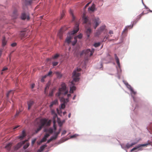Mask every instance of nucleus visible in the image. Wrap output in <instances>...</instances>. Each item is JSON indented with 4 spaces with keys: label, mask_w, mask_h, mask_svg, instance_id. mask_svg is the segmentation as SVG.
Segmentation results:
<instances>
[{
    "label": "nucleus",
    "mask_w": 152,
    "mask_h": 152,
    "mask_svg": "<svg viewBox=\"0 0 152 152\" xmlns=\"http://www.w3.org/2000/svg\"><path fill=\"white\" fill-rule=\"evenodd\" d=\"M83 23L86 24V28L88 27L87 29L86 33L87 37H89L91 33V30L90 28V27L92 25L95 29H96L97 27L99 26L101 23V21L99 19L98 17H94L92 19V22L91 23L89 20L84 15H83Z\"/></svg>",
    "instance_id": "obj_1"
},
{
    "label": "nucleus",
    "mask_w": 152,
    "mask_h": 152,
    "mask_svg": "<svg viewBox=\"0 0 152 152\" xmlns=\"http://www.w3.org/2000/svg\"><path fill=\"white\" fill-rule=\"evenodd\" d=\"M81 69L80 68H77L76 71L75 70L73 72L72 77L73 80L70 83L71 85L70 86V92L71 93H73V91L76 89V87L74 86L75 84L74 82H77L79 80V77L80 76V74L78 72L81 71Z\"/></svg>",
    "instance_id": "obj_2"
},
{
    "label": "nucleus",
    "mask_w": 152,
    "mask_h": 152,
    "mask_svg": "<svg viewBox=\"0 0 152 152\" xmlns=\"http://www.w3.org/2000/svg\"><path fill=\"white\" fill-rule=\"evenodd\" d=\"M51 122V121L50 120H48V119L45 118H43L40 120V125L35 131V133H37L40 131L43 127L45 125L46 126H49L50 125Z\"/></svg>",
    "instance_id": "obj_3"
},
{
    "label": "nucleus",
    "mask_w": 152,
    "mask_h": 152,
    "mask_svg": "<svg viewBox=\"0 0 152 152\" xmlns=\"http://www.w3.org/2000/svg\"><path fill=\"white\" fill-rule=\"evenodd\" d=\"M68 90H66L65 83H62L61 85V88L59 89V92L56 94V96L61 98V95H65L67 94Z\"/></svg>",
    "instance_id": "obj_4"
},
{
    "label": "nucleus",
    "mask_w": 152,
    "mask_h": 152,
    "mask_svg": "<svg viewBox=\"0 0 152 152\" xmlns=\"http://www.w3.org/2000/svg\"><path fill=\"white\" fill-rule=\"evenodd\" d=\"M21 18L22 20H25L27 19V20L30 19L29 14L28 12H23L21 14Z\"/></svg>",
    "instance_id": "obj_5"
},
{
    "label": "nucleus",
    "mask_w": 152,
    "mask_h": 152,
    "mask_svg": "<svg viewBox=\"0 0 152 152\" xmlns=\"http://www.w3.org/2000/svg\"><path fill=\"white\" fill-rule=\"evenodd\" d=\"M84 54L87 56H91L92 55V53L91 52V50L90 49L83 50V52L80 53V55L81 56H82Z\"/></svg>",
    "instance_id": "obj_6"
},
{
    "label": "nucleus",
    "mask_w": 152,
    "mask_h": 152,
    "mask_svg": "<svg viewBox=\"0 0 152 152\" xmlns=\"http://www.w3.org/2000/svg\"><path fill=\"white\" fill-rule=\"evenodd\" d=\"M60 100L61 102H63V103H62L61 104V109H64L65 107V103H66V102H69L68 99L67 98L65 99L63 97H61L60 98Z\"/></svg>",
    "instance_id": "obj_7"
},
{
    "label": "nucleus",
    "mask_w": 152,
    "mask_h": 152,
    "mask_svg": "<svg viewBox=\"0 0 152 152\" xmlns=\"http://www.w3.org/2000/svg\"><path fill=\"white\" fill-rule=\"evenodd\" d=\"M79 25L77 23H76L73 30L70 32L69 34L73 35L77 32L79 31Z\"/></svg>",
    "instance_id": "obj_8"
},
{
    "label": "nucleus",
    "mask_w": 152,
    "mask_h": 152,
    "mask_svg": "<svg viewBox=\"0 0 152 152\" xmlns=\"http://www.w3.org/2000/svg\"><path fill=\"white\" fill-rule=\"evenodd\" d=\"M28 141L27 140H26L24 141H23L21 142L18 143L17 145L15 146V149L17 150L20 147H21L22 145L24 144L25 143Z\"/></svg>",
    "instance_id": "obj_9"
},
{
    "label": "nucleus",
    "mask_w": 152,
    "mask_h": 152,
    "mask_svg": "<svg viewBox=\"0 0 152 152\" xmlns=\"http://www.w3.org/2000/svg\"><path fill=\"white\" fill-rule=\"evenodd\" d=\"M150 142H148L147 143L139 145L137 147H135L134 148H133L131 150V152H132L133 151H134L135 150L137 149V148H139V147H143L145 146H147L148 145H150Z\"/></svg>",
    "instance_id": "obj_10"
},
{
    "label": "nucleus",
    "mask_w": 152,
    "mask_h": 152,
    "mask_svg": "<svg viewBox=\"0 0 152 152\" xmlns=\"http://www.w3.org/2000/svg\"><path fill=\"white\" fill-rule=\"evenodd\" d=\"M148 13V12H145V11L144 10L143 11V12L140 14L139 15L137 16V21H136V22H135V21H134L133 22V25L134 24H135L137 22V21H138L141 18V17H142V16L144 14H147Z\"/></svg>",
    "instance_id": "obj_11"
},
{
    "label": "nucleus",
    "mask_w": 152,
    "mask_h": 152,
    "mask_svg": "<svg viewBox=\"0 0 152 152\" xmlns=\"http://www.w3.org/2000/svg\"><path fill=\"white\" fill-rule=\"evenodd\" d=\"M20 37H21L22 38H23L26 37L27 34L26 31H23L20 32Z\"/></svg>",
    "instance_id": "obj_12"
},
{
    "label": "nucleus",
    "mask_w": 152,
    "mask_h": 152,
    "mask_svg": "<svg viewBox=\"0 0 152 152\" xmlns=\"http://www.w3.org/2000/svg\"><path fill=\"white\" fill-rule=\"evenodd\" d=\"M34 104V102L32 100H30L28 102V110L30 109Z\"/></svg>",
    "instance_id": "obj_13"
},
{
    "label": "nucleus",
    "mask_w": 152,
    "mask_h": 152,
    "mask_svg": "<svg viewBox=\"0 0 152 152\" xmlns=\"http://www.w3.org/2000/svg\"><path fill=\"white\" fill-rule=\"evenodd\" d=\"M63 33V31L62 29H61L58 34V37L60 38V39H61L62 38V34Z\"/></svg>",
    "instance_id": "obj_14"
},
{
    "label": "nucleus",
    "mask_w": 152,
    "mask_h": 152,
    "mask_svg": "<svg viewBox=\"0 0 152 152\" xmlns=\"http://www.w3.org/2000/svg\"><path fill=\"white\" fill-rule=\"evenodd\" d=\"M114 56H115V59L116 60L117 64L118 65V66L119 67L120 66V63L119 62V59L118 58V56H117L116 54H115L114 55Z\"/></svg>",
    "instance_id": "obj_15"
},
{
    "label": "nucleus",
    "mask_w": 152,
    "mask_h": 152,
    "mask_svg": "<svg viewBox=\"0 0 152 152\" xmlns=\"http://www.w3.org/2000/svg\"><path fill=\"white\" fill-rule=\"evenodd\" d=\"M26 135V132L25 131L23 130L22 132V134L20 136H19V138L20 139V140L22 139L24 137H25Z\"/></svg>",
    "instance_id": "obj_16"
},
{
    "label": "nucleus",
    "mask_w": 152,
    "mask_h": 152,
    "mask_svg": "<svg viewBox=\"0 0 152 152\" xmlns=\"http://www.w3.org/2000/svg\"><path fill=\"white\" fill-rule=\"evenodd\" d=\"M2 42V45L3 47L5 46L7 44V41L6 40L5 38L4 37H3Z\"/></svg>",
    "instance_id": "obj_17"
},
{
    "label": "nucleus",
    "mask_w": 152,
    "mask_h": 152,
    "mask_svg": "<svg viewBox=\"0 0 152 152\" xmlns=\"http://www.w3.org/2000/svg\"><path fill=\"white\" fill-rule=\"evenodd\" d=\"M95 8V5L94 4H93L91 7H90L88 8V10L89 11H91L93 12Z\"/></svg>",
    "instance_id": "obj_18"
},
{
    "label": "nucleus",
    "mask_w": 152,
    "mask_h": 152,
    "mask_svg": "<svg viewBox=\"0 0 152 152\" xmlns=\"http://www.w3.org/2000/svg\"><path fill=\"white\" fill-rule=\"evenodd\" d=\"M58 104V100L55 99L54 101H53L50 104V107H51L53 105L56 104Z\"/></svg>",
    "instance_id": "obj_19"
},
{
    "label": "nucleus",
    "mask_w": 152,
    "mask_h": 152,
    "mask_svg": "<svg viewBox=\"0 0 152 152\" xmlns=\"http://www.w3.org/2000/svg\"><path fill=\"white\" fill-rule=\"evenodd\" d=\"M71 36H68L66 39L65 42H67L68 44H69L71 42Z\"/></svg>",
    "instance_id": "obj_20"
},
{
    "label": "nucleus",
    "mask_w": 152,
    "mask_h": 152,
    "mask_svg": "<svg viewBox=\"0 0 152 152\" xmlns=\"http://www.w3.org/2000/svg\"><path fill=\"white\" fill-rule=\"evenodd\" d=\"M102 32L99 29H98L96 33L95 36V37H98L101 34Z\"/></svg>",
    "instance_id": "obj_21"
},
{
    "label": "nucleus",
    "mask_w": 152,
    "mask_h": 152,
    "mask_svg": "<svg viewBox=\"0 0 152 152\" xmlns=\"http://www.w3.org/2000/svg\"><path fill=\"white\" fill-rule=\"evenodd\" d=\"M12 144L10 143H9L7 144L5 147L6 148L7 150H9L11 147Z\"/></svg>",
    "instance_id": "obj_22"
},
{
    "label": "nucleus",
    "mask_w": 152,
    "mask_h": 152,
    "mask_svg": "<svg viewBox=\"0 0 152 152\" xmlns=\"http://www.w3.org/2000/svg\"><path fill=\"white\" fill-rule=\"evenodd\" d=\"M126 85H128L129 87H130V90L133 94L134 95L136 94V92L134 91L133 88L131 87V86L129 85L128 83H126Z\"/></svg>",
    "instance_id": "obj_23"
},
{
    "label": "nucleus",
    "mask_w": 152,
    "mask_h": 152,
    "mask_svg": "<svg viewBox=\"0 0 152 152\" xmlns=\"http://www.w3.org/2000/svg\"><path fill=\"white\" fill-rule=\"evenodd\" d=\"M18 15L17 14V12L16 10H15L13 13V18H16L17 17Z\"/></svg>",
    "instance_id": "obj_24"
},
{
    "label": "nucleus",
    "mask_w": 152,
    "mask_h": 152,
    "mask_svg": "<svg viewBox=\"0 0 152 152\" xmlns=\"http://www.w3.org/2000/svg\"><path fill=\"white\" fill-rule=\"evenodd\" d=\"M47 145H42L40 147V150H41V151H43L44 149L47 147Z\"/></svg>",
    "instance_id": "obj_25"
},
{
    "label": "nucleus",
    "mask_w": 152,
    "mask_h": 152,
    "mask_svg": "<svg viewBox=\"0 0 152 152\" xmlns=\"http://www.w3.org/2000/svg\"><path fill=\"white\" fill-rule=\"evenodd\" d=\"M56 73L58 77L61 78L62 77V75L60 72H56Z\"/></svg>",
    "instance_id": "obj_26"
},
{
    "label": "nucleus",
    "mask_w": 152,
    "mask_h": 152,
    "mask_svg": "<svg viewBox=\"0 0 152 152\" xmlns=\"http://www.w3.org/2000/svg\"><path fill=\"white\" fill-rule=\"evenodd\" d=\"M60 132H55V135L53 136L54 137V139H56L58 137V136L60 134Z\"/></svg>",
    "instance_id": "obj_27"
},
{
    "label": "nucleus",
    "mask_w": 152,
    "mask_h": 152,
    "mask_svg": "<svg viewBox=\"0 0 152 152\" xmlns=\"http://www.w3.org/2000/svg\"><path fill=\"white\" fill-rule=\"evenodd\" d=\"M105 28V26H101L99 29L102 32L103 31Z\"/></svg>",
    "instance_id": "obj_28"
},
{
    "label": "nucleus",
    "mask_w": 152,
    "mask_h": 152,
    "mask_svg": "<svg viewBox=\"0 0 152 152\" xmlns=\"http://www.w3.org/2000/svg\"><path fill=\"white\" fill-rule=\"evenodd\" d=\"M12 94V95L13 94V92L12 91H9L7 93V94L6 96H7V98H8L9 96V95L10 94Z\"/></svg>",
    "instance_id": "obj_29"
},
{
    "label": "nucleus",
    "mask_w": 152,
    "mask_h": 152,
    "mask_svg": "<svg viewBox=\"0 0 152 152\" xmlns=\"http://www.w3.org/2000/svg\"><path fill=\"white\" fill-rule=\"evenodd\" d=\"M101 43L100 42L96 43L94 44V46L95 47H97L100 46Z\"/></svg>",
    "instance_id": "obj_30"
},
{
    "label": "nucleus",
    "mask_w": 152,
    "mask_h": 152,
    "mask_svg": "<svg viewBox=\"0 0 152 152\" xmlns=\"http://www.w3.org/2000/svg\"><path fill=\"white\" fill-rule=\"evenodd\" d=\"M54 137L53 136L52 137H51L49 140H48L47 141V143H49L50 142H51L53 140H55L56 139H54Z\"/></svg>",
    "instance_id": "obj_31"
},
{
    "label": "nucleus",
    "mask_w": 152,
    "mask_h": 152,
    "mask_svg": "<svg viewBox=\"0 0 152 152\" xmlns=\"http://www.w3.org/2000/svg\"><path fill=\"white\" fill-rule=\"evenodd\" d=\"M59 56V55L58 54H56L54 56H52V58L53 59H56Z\"/></svg>",
    "instance_id": "obj_32"
},
{
    "label": "nucleus",
    "mask_w": 152,
    "mask_h": 152,
    "mask_svg": "<svg viewBox=\"0 0 152 152\" xmlns=\"http://www.w3.org/2000/svg\"><path fill=\"white\" fill-rule=\"evenodd\" d=\"M29 145V144L28 143H27L23 147V148L24 149H26Z\"/></svg>",
    "instance_id": "obj_33"
},
{
    "label": "nucleus",
    "mask_w": 152,
    "mask_h": 152,
    "mask_svg": "<svg viewBox=\"0 0 152 152\" xmlns=\"http://www.w3.org/2000/svg\"><path fill=\"white\" fill-rule=\"evenodd\" d=\"M77 42V40L76 39V37L74 38V41L72 43V45L74 46L75 45Z\"/></svg>",
    "instance_id": "obj_34"
},
{
    "label": "nucleus",
    "mask_w": 152,
    "mask_h": 152,
    "mask_svg": "<svg viewBox=\"0 0 152 152\" xmlns=\"http://www.w3.org/2000/svg\"><path fill=\"white\" fill-rule=\"evenodd\" d=\"M82 37V34H80L78 35L76 37H76V39L77 40V38H78L79 39H81Z\"/></svg>",
    "instance_id": "obj_35"
},
{
    "label": "nucleus",
    "mask_w": 152,
    "mask_h": 152,
    "mask_svg": "<svg viewBox=\"0 0 152 152\" xmlns=\"http://www.w3.org/2000/svg\"><path fill=\"white\" fill-rule=\"evenodd\" d=\"M49 84H48L46 85V86L45 87V93H46V90L49 88Z\"/></svg>",
    "instance_id": "obj_36"
},
{
    "label": "nucleus",
    "mask_w": 152,
    "mask_h": 152,
    "mask_svg": "<svg viewBox=\"0 0 152 152\" xmlns=\"http://www.w3.org/2000/svg\"><path fill=\"white\" fill-rule=\"evenodd\" d=\"M58 62L57 61H54L52 62V65L53 66H55L57 65L58 64Z\"/></svg>",
    "instance_id": "obj_37"
},
{
    "label": "nucleus",
    "mask_w": 152,
    "mask_h": 152,
    "mask_svg": "<svg viewBox=\"0 0 152 152\" xmlns=\"http://www.w3.org/2000/svg\"><path fill=\"white\" fill-rule=\"evenodd\" d=\"M8 69V68L7 67H4L3 68V69L2 70V72H1V74L2 75L3 74V72L7 70Z\"/></svg>",
    "instance_id": "obj_38"
},
{
    "label": "nucleus",
    "mask_w": 152,
    "mask_h": 152,
    "mask_svg": "<svg viewBox=\"0 0 152 152\" xmlns=\"http://www.w3.org/2000/svg\"><path fill=\"white\" fill-rule=\"evenodd\" d=\"M48 132H49V133L52 134L53 133V131L52 129L50 128L48 130Z\"/></svg>",
    "instance_id": "obj_39"
},
{
    "label": "nucleus",
    "mask_w": 152,
    "mask_h": 152,
    "mask_svg": "<svg viewBox=\"0 0 152 152\" xmlns=\"http://www.w3.org/2000/svg\"><path fill=\"white\" fill-rule=\"evenodd\" d=\"M109 35H107L105 37L103 40V42H105L106 41V40L107 39L109 38Z\"/></svg>",
    "instance_id": "obj_40"
},
{
    "label": "nucleus",
    "mask_w": 152,
    "mask_h": 152,
    "mask_svg": "<svg viewBox=\"0 0 152 152\" xmlns=\"http://www.w3.org/2000/svg\"><path fill=\"white\" fill-rule=\"evenodd\" d=\"M64 16V11H63L62 13L61 14V16L60 17V19H62Z\"/></svg>",
    "instance_id": "obj_41"
},
{
    "label": "nucleus",
    "mask_w": 152,
    "mask_h": 152,
    "mask_svg": "<svg viewBox=\"0 0 152 152\" xmlns=\"http://www.w3.org/2000/svg\"><path fill=\"white\" fill-rule=\"evenodd\" d=\"M126 147L128 149L131 147L132 146L131 144H129V143H127L126 145Z\"/></svg>",
    "instance_id": "obj_42"
},
{
    "label": "nucleus",
    "mask_w": 152,
    "mask_h": 152,
    "mask_svg": "<svg viewBox=\"0 0 152 152\" xmlns=\"http://www.w3.org/2000/svg\"><path fill=\"white\" fill-rule=\"evenodd\" d=\"M47 138L44 137L41 140L42 142H44L46 141Z\"/></svg>",
    "instance_id": "obj_43"
},
{
    "label": "nucleus",
    "mask_w": 152,
    "mask_h": 152,
    "mask_svg": "<svg viewBox=\"0 0 152 152\" xmlns=\"http://www.w3.org/2000/svg\"><path fill=\"white\" fill-rule=\"evenodd\" d=\"M130 26H128V27H126L124 29V30L123 31V32H125L127 30H128V28L129 27H130Z\"/></svg>",
    "instance_id": "obj_44"
},
{
    "label": "nucleus",
    "mask_w": 152,
    "mask_h": 152,
    "mask_svg": "<svg viewBox=\"0 0 152 152\" xmlns=\"http://www.w3.org/2000/svg\"><path fill=\"white\" fill-rule=\"evenodd\" d=\"M53 123H54V125H53V128H54V129L55 130H56V126L55 125V121H54V122H53Z\"/></svg>",
    "instance_id": "obj_45"
},
{
    "label": "nucleus",
    "mask_w": 152,
    "mask_h": 152,
    "mask_svg": "<svg viewBox=\"0 0 152 152\" xmlns=\"http://www.w3.org/2000/svg\"><path fill=\"white\" fill-rule=\"evenodd\" d=\"M16 45H17V43H16L15 42V43H13L11 45V46L12 47H14Z\"/></svg>",
    "instance_id": "obj_46"
},
{
    "label": "nucleus",
    "mask_w": 152,
    "mask_h": 152,
    "mask_svg": "<svg viewBox=\"0 0 152 152\" xmlns=\"http://www.w3.org/2000/svg\"><path fill=\"white\" fill-rule=\"evenodd\" d=\"M50 136V134H45L44 136L46 138H48L49 136Z\"/></svg>",
    "instance_id": "obj_47"
},
{
    "label": "nucleus",
    "mask_w": 152,
    "mask_h": 152,
    "mask_svg": "<svg viewBox=\"0 0 152 152\" xmlns=\"http://www.w3.org/2000/svg\"><path fill=\"white\" fill-rule=\"evenodd\" d=\"M36 141V139H35L34 140H33L32 141L31 143L33 145L35 142Z\"/></svg>",
    "instance_id": "obj_48"
},
{
    "label": "nucleus",
    "mask_w": 152,
    "mask_h": 152,
    "mask_svg": "<svg viewBox=\"0 0 152 152\" xmlns=\"http://www.w3.org/2000/svg\"><path fill=\"white\" fill-rule=\"evenodd\" d=\"M52 73V71H50L47 74V76H50V75Z\"/></svg>",
    "instance_id": "obj_49"
},
{
    "label": "nucleus",
    "mask_w": 152,
    "mask_h": 152,
    "mask_svg": "<svg viewBox=\"0 0 152 152\" xmlns=\"http://www.w3.org/2000/svg\"><path fill=\"white\" fill-rule=\"evenodd\" d=\"M53 91H52L49 94V96H53Z\"/></svg>",
    "instance_id": "obj_50"
},
{
    "label": "nucleus",
    "mask_w": 152,
    "mask_h": 152,
    "mask_svg": "<svg viewBox=\"0 0 152 152\" xmlns=\"http://www.w3.org/2000/svg\"><path fill=\"white\" fill-rule=\"evenodd\" d=\"M77 136L76 134H74V135H73L72 136H71V138H73L76 137Z\"/></svg>",
    "instance_id": "obj_51"
},
{
    "label": "nucleus",
    "mask_w": 152,
    "mask_h": 152,
    "mask_svg": "<svg viewBox=\"0 0 152 152\" xmlns=\"http://www.w3.org/2000/svg\"><path fill=\"white\" fill-rule=\"evenodd\" d=\"M109 33L110 34H113V31L111 30H110L109 32Z\"/></svg>",
    "instance_id": "obj_52"
},
{
    "label": "nucleus",
    "mask_w": 152,
    "mask_h": 152,
    "mask_svg": "<svg viewBox=\"0 0 152 152\" xmlns=\"http://www.w3.org/2000/svg\"><path fill=\"white\" fill-rule=\"evenodd\" d=\"M94 49L93 48H92L91 49V52L92 53V55L93 54V53L94 52Z\"/></svg>",
    "instance_id": "obj_53"
},
{
    "label": "nucleus",
    "mask_w": 152,
    "mask_h": 152,
    "mask_svg": "<svg viewBox=\"0 0 152 152\" xmlns=\"http://www.w3.org/2000/svg\"><path fill=\"white\" fill-rule=\"evenodd\" d=\"M58 123L59 126L60 127H61V126L62 125V123H61V121H59L58 122Z\"/></svg>",
    "instance_id": "obj_54"
},
{
    "label": "nucleus",
    "mask_w": 152,
    "mask_h": 152,
    "mask_svg": "<svg viewBox=\"0 0 152 152\" xmlns=\"http://www.w3.org/2000/svg\"><path fill=\"white\" fill-rule=\"evenodd\" d=\"M137 143V142H136L132 143L131 144V146H132V147L133 145H135V144H136Z\"/></svg>",
    "instance_id": "obj_55"
},
{
    "label": "nucleus",
    "mask_w": 152,
    "mask_h": 152,
    "mask_svg": "<svg viewBox=\"0 0 152 152\" xmlns=\"http://www.w3.org/2000/svg\"><path fill=\"white\" fill-rule=\"evenodd\" d=\"M34 86H35V85L34 84H32L31 86V88H34Z\"/></svg>",
    "instance_id": "obj_56"
},
{
    "label": "nucleus",
    "mask_w": 152,
    "mask_h": 152,
    "mask_svg": "<svg viewBox=\"0 0 152 152\" xmlns=\"http://www.w3.org/2000/svg\"><path fill=\"white\" fill-rule=\"evenodd\" d=\"M66 133V131H64L62 133V134H65Z\"/></svg>",
    "instance_id": "obj_57"
},
{
    "label": "nucleus",
    "mask_w": 152,
    "mask_h": 152,
    "mask_svg": "<svg viewBox=\"0 0 152 152\" xmlns=\"http://www.w3.org/2000/svg\"><path fill=\"white\" fill-rule=\"evenodd\" d=\"M19 112H17V113H16V115H15V116H17L18 115H19Z\"/></svg>",
    "instance_id": "obj_58"
},
{
    "label": "nucleus",
    "mask_w": 152,
    "mask_h": 152,
    "mask_svg": "<svg viewBox=\"0 0 152 152\" xmlns=\"http://www.w3.org/2000/svg\"><path fill=\"white\" fill-rule=\"evenodd\" d=\"M32 0H30V1H28V2L30 4L31 3H32Z\"/></svg>",
    "instance_id": "obj_59"
},
{
    "label": "nucleus",
    "mask_w": 152,
    "mask_h": 152,
    "mask_svg": "<svg viewBox=\"0 0 152 152\" xmlns=\"http://www.w3.org/2000/svg\"><path fill=\"white\" fill-rule=\"evenodd\" d=\"M18 127H19V126H16L13 128V129H17V128H18Z\"/></svg>",
    "instance_id": "obj_60"
},
{
    "label": "nucleus",
    "mask_w": 152,
    "mask_h": 152,
    "mask_svg": "<svg viewBox=\"0 0 152 152\" xmlns=\"http://www.w3.org/2000/svg\"><path fill=\"white\" fill-rule=\"evenodd\" d=\"M71 114L70 113H69L68 115V117L69 118H70L71 117Z\"/></svg>",
    "instance_id": "obj_61"
},
{
    "label": "nucleus",
    "mask_w": 152,
    "mask_h": 152,
    "mask_svg": "<svg viewBox=\"0 0 152 152\" xmlns=\"http://www.w3.org/2000/svg\"><path fill=\"white\" fill-rule=\"evenodd\" d=\"M71 96V95L70 94H68L67 95V97H70Z\"/></svg>",
    "instance_id": "obj_62"
},
{
    "label": "nucleus",
    "mask_w": 152,
    "mask_h": 152,
    "mask_svg": "<svg viewBox=\"0 0 152 152\" xmlns=\"http://www.w3.org/2000/svg\"><path fill=\"white\" fill-rule=\"evenodd\" d=\"M90 2H89V3H87L86 5V7H87V6H88L89 4H90Z\"/></svg>",
    "instance_id": "obj_63"
},
{
    "label": "nucleus",
    "mask_w": 152,
    "mask_h": 152,
    "mask_svg": "<svg viewBox=\"0 0 152 152\" xmlns=\"http://www.w3.org/2000/svg\"><path fill=\"white\" fill-rule=\"evenodd\" d=\"M42 151L40 149H39L37 151V152H41Z\"/></svg>",
    "instance_id": "obj_64"
}]
</instances>
